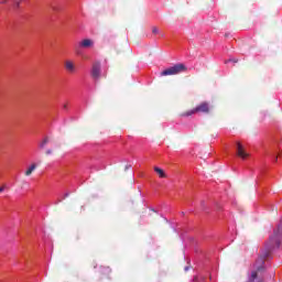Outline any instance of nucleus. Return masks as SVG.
Segmentation results:
<instances>
[{"label":"nucleus","mask_w":282,"mask_h":282,"mask_svg":"<svg viewBox=\"0 0 282 282\" xmlns=\"http://www.w3.org/2000/svg\"><path fill=\"white\" fill-rule=\"evenodd\" d=\"M182 72H186V65L184 64H175L169 68H165L161 76H176V74H182Z\"/></svg>","instance_id":"obj_1"},{"label":"nucleus","mask_w":282,"mask_h":282,"mask_svg":"<svg viewBox=\"0 0 282 282\" xmlns=\"http://www.w3.org/2000/svg\"><path fill=\"white\" fill-rule=\"evenodd\" d=\"M208 113V104L206 102H203L200 104L199 106H197L196 108L192 109V110H188L186 112H183L181 116L183 118H188V116H193L195 113Z\"/></svg>","instance_id":"obj_2"},{"label":"nucleus","mask_w":282,"mask_h":282,"mask_svg":"<svg viewBox=\"0 0 282 282\" xmlns=\"http://www.w3.org/2000/svg\"><path fill=\"white\" fill-rule=\"evenodd\" d=\"M101 72L102 68L100 62H94L90 69V76L94 78V80H98V78H100Z\"/></svg>","instance_id":"obj_3"},{"label":"nucleus","mask_w":282,"mask_h":282,"mask_svg":"<svg viewBox=\"0 0 282 282\" xmlns=\"http://www.w3.org/2000/svg\"><path fill=\"white\" fill-rule=\"evenodd\" d=\"M236 147H237L236 154L238 155V158H241V160H247V158L250 154H248V152H246V150L243 149V145H241V143H236Z\"/></svg>","instance_id":"obj_4"},{"label":"nucleus","mask_w":282,"mask_h":282,"mask_svg":"<svg viewBox=\"0 0 282 282\" xmlns=\"http://www.w3.org/2000/svg\"><path fill=\"white\" fill-rule=\"evenodd\" d=\"M155 173H158V175L160 177H166V174L164 173V170L160 169V167H154Z\"/></svg>","instance_id":"obj_5"},{"label":"nucleus","mask_w":282,"mask_h":282,"mask_svg":"<svg viewBox=\"0 0 282 282\" xmlns=\"http://www.w3.org/2000/svg\"><path fill=\"white\" fill-rule=\"evenodd\" d=\"M36 170V164H32L28 171L25 172V175L30 176L32 175V172H34Z\"/></svg>","instance_id":"obj_6"},{"label":"nucleus","mask_w":282,"mask_h":282,"mask_svg":"<svg viewBox=\"0 0 282 282\" xmlns=\"http://www.w3.org/2000/svg\"><path fill=\"white\" fill-rule=\"evenodd\" d=\"M47 144H50V139L44 138V140L40 143V149H45V147H47Z\"/></svg>","instance_id":"obj_7"},{"label":"nucleus","mask_w":282,"mask_h":282,"mask_svg":"<svg viewBox=\"0 0 282 282\" xmlns=\"http://www.w3.org/2000/svg\"><path fill=\"white\" fill-rule=\"evenodd\" d=\"M91 44H93L91 40H84L82 42V47H91Z\"/></svg>","instance_id":"obj_8"},{"label":"nucleus","mask_w":282,"mask_h":282,"mask_svg":"<svg viewBox=\"0 0 282 282\" xmlns=\"http://www.w3.org/2000/svg\"><path fill=\"white\" fill-rule=\"evenodd\" d=\"M66 69H68V72H73L74 64L72 62H66Z\"/></svg>","instance_id":"obj_9"},{"label":"nucleus","mask_w":282,"mask_h":282,"mask_svg":"<svg viewBox=\"0 0 282 282\" xmlns=\"http://www.w3.org/2000/svg\"><path fill=\"white\" fill-rule=\"evenodd\" d=\"M101 272H102L104 274H110L111 269H110L109 267H106V268H102V267H101Z\"/></svg>","instance_id":"obj_10"},{"label":"nucleus","mask_w":282,"mask_h":282,"mask_svg":"<svg viewBox=\"0 0 282 282\" xmlns=\"http://www.w3.org/2000/svg\"><path fill=\"white\" fill-rule=\"evenodd\" d=\"M228 63H238V59L229 58L225 61V64L228 65Z\"/></svg>","instance_id":"obj_11"},{"label":"nucleus","mask_w":282,"mask_h":282,"mask_svg":"<svg viewBox=\"0 0 282 282\" xmlns=\"http://www.w3.org/2000/svg\"><path fill=\"white\" fill-rule=\"evenodd\" d=\"M152 33L160 34V29H158V26L152 28Z\"/></svg>","instance_id":"obj_12"},{"label":"nucleus","mask_w":282,"mask_h":282,"mask_svg":"<svg viewBox=\"0 0 282 282\" xmlns=\"http://www.w3.org/2000/svg\"><path fill=\"white\" fill-rule=\"evenodd\" d=\"M66 197H69V192H67V193L64 194L63 199H66Z\"/></svg>","instance_id":"obj_13"},{"label":"nucleus","mask_w":282,"mask_h":282,"mask_svg":"<svg viewBox=\"0 0 282 282\" xmlns=\"http://www.w3.org/2000/svg\"><path fill=\"white\" fill-rule=\"evenodd\" d=\"M188 270H191V267H189V265H186V267L184 268V271H185V272H188Z\"/></svg>","instance_id":"obj_14"},{"label":"nucleus","mask_w":282,"mask_h":282,"mask_svg":"<svg viewBox=\"0 0 282 282\" xmlns=\"http://www.w3.org/2000/svg\"><path fill=\"white\" fill-rule=\"evenodd\" d=\"M46 155H52V150H47Z\"/></svg>","instance_id":"obj_15"},{"label":"nucleus","mask_w":282,"mask_h":282,"mask_svg":"<svg viewBox=\"0 0 282 282\" xmlns=\"http://www.w3.org/2000/svg\"><path fill=\"white\" fill-rule=\"evenodd\" d=\"M131 169V165H126V171H129Z\"/></svg>","instance_id":"obj_16"},{"label":"nucleus","mask_w":282,"mask_h":282,"mask_svg":"<svg viewBox=\"0 0 282 282\" xmlns=\"http://www.w3.org/2000/svg\"><path fill=\"white\" fill-rule=\"evenodd\" d=\"M6 187H0V193H3Z\"/></svg>","instance_id":"obj_17"},{"label":"nucleus","mask_w":282,"mask_h":282,"mask_svg":"<svg viewBox=\"0 0 282 282\" xmlns=\"http://www.w3.org/2000/svg\"><path fill=\"white\" fill-rule=\"evenodd\" d=\"M59 202H63V199H59L58 202H56L55 204H58Z\"/></svg>","instance_id":"obj_18"},{"label":"nucleus","mask_w":282,"mask_h":282,"mask_svg":"<svg viewBox=\"0 0 282 282\" xmlns=\"http://www.w3.org/2000/svg\"><path fill=\"white\" fill-rule=\"evenodd\" d=\"M15 7L19 8V2H17Z\"/></svg>","instance_id":"obj_19"},{"label":"nucleus","mask_w":282,"mask_h":282,"mask_svg":"<svg viewBox=\"0 0 282 282\" xmlns=\"http://www.w3.org/2000/svg\"><path fill=\"white\" fill-rule=\"evenodd\" d=\"M174 232H177V229L174 228Z\"/></svg>","instance_id":"obj_20"}]
</instances>
